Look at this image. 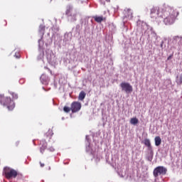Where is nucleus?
<instances>
[{
	"instance_id": "obj_14",
	"label": "nucleus",
	"mask_w": 182,
	"mask_h": 182,
	"mask_svg": "<svg viewBox=\"0 0 182 182\" xmlns=\"http://www.w3.org/2000/svg\"><path fill=\"white\" fill-rule=\"evenodd\" d=\"M53 53H50V55H47V59L48 62H53Z\"/></svg>"
},
{
	"instance_id": "obj_2",
	"label": "nucleus",
	"mask_w": 182,
	"mask_h": 182,
	"mask_svg": "<svg viewBox=\"0 0 182 182\" xmlns=\"http://www.w3.org/2000/svg\"><path fill=\"white\" fill-rule=\"evenodd\" d=\"M0 103L4 106V107H6L8 110L15 109V102H14V100L11 99V97L0 95Z\"/></svg>"
},
{
	"instance_id": "obj_5",
	"label": "nucleus",
	"mask_w": 182,
	"mask_h": 182,
	"mask_svg": "<svg viewBox=\"0 0 182 182\" xmlns=\"http://www.w3.org/2000/svg\"><path fill=\"white\" fill-rule=\"evenodd\" d=\"M120 87L122 88V92H125V93L129 94L133 92V86L129 82H122L120 84Z\"/></svg>"
},
{
	"instance_id": "obj_24",
	"label": "nucleus",
	"mask_w": 182,
	"mask_h": 182,
	"mask_svg": "<svg viewBox=\"0 0 182 182\" xmlns=\"http://www.w3.org/2000/svg\"><path fill=\"white\" fill-rule=\"evenodd\" d=\"M41 40H38V43H40V42H41Z\"/></svg>"
},
{
	"instance_id": "obj_11",
	"label": "nucleus",
	"mask_w": 182,
	"mask_h": 182,
	"mask_svg": "<svg viewBox=\"0 0 182 182\" xmlns=\"http://www.w3.org/2000/svg\"><path fill=\"white\" fill-rule=\"evenodd\" d=\"M86 97V92L85 91H81L79 94L78 99L79 100H85V98Z\"/></svg>"
},
{
	"instance_id": "obj_16",
	"label": "nucleus",
	"mask_w": 182,
	"mask_h": 182,
	"mask_svg": "<svg viewBox=\"0 0 182 182\" xmlns=\"http://www.w3.org/2000/svg\"><path fill=\"white\" fill-rule=\"evenodd\" d=\"M10 95L12 96L14 100H16V99H18V94L11 92Z\"/></svg>"
},
{
	"instance_id": "obj_19",
	"label": "nucleus",
	"mask_w": 182,
	"mask_h": 182,
	"mask_svg": "<svg viewBox=\"0 0 182 182\" xmlns=\"http://www.w3.org/2000/svg\"><path fill=\"white\" fill-rule=\"evenodd\" d=\"M45 137H46V139H48V140H50L52 139V135L50 134V132H47L45 134Z\"/></svg>"
},
{
	"instance_id": "obj_22",
	"label": "nucleus",
	"mask_w": 182,
	"mask_h": 182,
	"mask_svg": "<svg viewBox=\"0 0 182 182\" xmlns=\"http://www.w3.org/2000/svg\"><path fill=\"white\" fill-rule=\"evenodd\" d=\"M171 58H173V54H171V55H169L167 58V60H170L171 59Z\"/></svg>"
},
{
	"instance_id": "obj_15",
	"label": "nucleus",
	"mask_w": 182,
	"mask_h": 182,
	"mask_svg": "<svg viewBox=\"0 0 182 182\" xmlns=\"http://www.w3.org/2000/svg\"><path fill=\"white\" fill-rule=\"evenodd\" d=\"M45 26H43V25H40V26H39V32H41V33H43H43H45Z\"/></svg>"
},
{
	"instance_id": "obj_4",
	"label": "nucleus",
	"mask_w": 182,
	"mask_h": 182,
	"mask_svg": "<svg viewBox=\"0 0 182 182\" xmlns=\"http://www.w3.org/2000/svg\"><path fill=\"white\" fill-rule=\"evenodd\" d=\"M167 173V168L164 166H158L154 169L153 174L155 178L159 177V176H166Z\"/></svg>"
},
{
	"instance_id": "obj_20",
	"label": "nucleus",
	"mask_w": 182,
	"mask_h": 182,
	"mask_svg": "<svg viewBox=\"0 0 182 182\" xmlns=\"http://www.w3.org/2000/svg\"><path fill=\"white\" fill-rule=\"evenodd\" d=\"M101 5H106V2H110V0H100Z\"/></svg>"
},
{
	"instance_id": "obj_10",
	"label": "nucleus",
	"mask_w": 182,
	"mask_h": 182,
	"mask_svg": "<svg viewBox=\"0 0 182 182\" xmlns=\"http://www.w3.org/2000/svg\"><path fill=\"white\" fill-rule=\"evenodd\" d=\"M144 144L148 147L149 150H151V143L150 142V139H145L144 140Z\"/></svg>"
},
{
	"instance_id": "obj_18",
	"label": "nucleus",
	"mask_w": 182,
	"mask_h": 182,
	"mask_svg": "<svg viewBox=\"0 0 182 182\" xmlns=\"http://www.w3.org/2000/svg\"><path fill=\"white\" fill-rule=\"evenodd\" d=\"M177 41H182V38L178 36H174L173 37V41L174 42H177Z\"/></svg>"
},
{
	"instance_id": "obj_17",
	"label": "nucleus",
	"mask_w": 182,
	"mask_h": 182,
	"mask_svg": "<svg viewBox=\"0 0 182 182\" xmlns=\"http://www.w3.org/2000/svg\"><path fill=\"white\" fill-rule=\"evenodd\" d=\"M63 110L65 113H69V112H70L71 109V107L70 108L69 107H67V106H65L63 107Z\"/></svg>"
},
{
	"instance_id": "obj_13",
	"label": "nucleus",
	"mask_w": 182,
	"mask_h": 182,
	"mask_svg": "<svg viewBox=\"0 0 182 182\" xmlns=\"http://www.w3.org/2000/svg\"><path fill=\"white\" fill-rule=\"evenodd\" d=\"M161 144V138L160 136H156L155 137V145L159 146Z\"/></svg>"
},
{
	"instance_id": "obj_8",
	"label": "nucleus",
	"mask_w": 182,
	"mask_h": 182,
	"mask_svg": "<svg viewBox=\"0 0 182 182\" xmlns=\"http://www.w3.org/2000/svg\"><path fill=\"white\" fill-rule=\"evenodd\" d=\"M40 80L43 85H48L50 80L49 79V77H48V75L43 74L41 76Z\"/></svg>"
},
{
	"instance_id": "obj_7",
	"label": "nucleus",
	"mask_w": 182,
	"mask_h": 182,
	"mask_svg": "<svg viewBox=\"0 0 182 182\" xmlns=\"http://www.w3.org/2000/svg\"><path fill=\"white\" fill-rule=\"evenodd\" d=\"M40 151L41 153L43 154V151H45L48 147V143L45 139H42L40 141Z\"/></svg>"
},
{
	"instance_id": "obj_1",
	"label": "nucleus",
	"mask_w": 182,
	"mask_h": 182,
	"mask_svg": "<svg viewBox=\"0 0 182 182\" xmlns=\"http://www.w3.org/2000/svg\"><path fill=\"white\" fill-rule=\"evenodd\" d=\"M180 13L173 7L164 4L161 8L153 7L151 9V18H163L165 25H173Z\"/></svg>"
},
{
	"instance_id": "obj_6",
	"label": "nucleus",
	"mask_w": 182,
	"mask_h": 182,
	"mask_svg": "<svg viewBox=\"0 0 182 182\" xmlns=\"http://www.w3.org/2000/svg\"><path fill=\"white\" fill-rule=\"evenodd\" d=\"M82 109V104L79 102H73L71 104L72 113H77Z\"/></svg>"
},
{
	"instance_id": "obj_9",
	"label": "nucleus",
	"mask_w": 182,
	"mask_h": 182,
	"mask_svg": "<svg viewBox=\"0 0 182 182\" xmlns=\"http://www.w3.org/2000/svg\"><path fill=\"white\" fill-rule=\"evenodd\" d=\"M95 22H97V23H100L103 22V21H106V17H103V16H95L93 17Z\"/></svg>"
},
{
	"instance_id": "obj_3",
	"label": "nucleus",
	"mask_w": 182,
	"mask_h": 182,
	"mask_svg": "<svg viewBox=\"0 0 182 182\" xmlns=\"http://www.w3.org/2000/svg\"><path fill=\"white\" fill-rule=\"evenodd\" d=\"M3 173L7 180L16 178V177H18V171L8 166L4 167Z\"/></svg>"
},
{
	"instance_id": "obj_23",
	"label": "nucleus",
	"mask_w": 182,
	"mask_h": 182,
	"mask_svg": "<svg viewBox=\"0 0 182 182\" xmlns=\"http://www.w3.org/2000/svg\"><path fill=\"white\" fill-rule=\"evenodd\" d=\"M40 165H41V167H45V164H43L41 161H40Z\"/></svg>"
},
{
	"instance_id": "obj_21",
	"label": "nucleus",
	"mask_w": 182,
	"mask_h": 182,
	"mask_svg": "<svg viewBox=\"0 0 182 182\" xmlns=\"http://www.w3.org/2000/svg\"><path fill=\"white\" fill-rule=\"evenodd\" d=\"M70 9H72L70 7H69V9L67 10L66 11V14L69 15V14H70Z\"/></svg>"
},
{
	"instance_id": "obj_12",
	"label": "nucleus",
	"mask_w": 182,
	"mask_h": 182,
	"mask_svg": "<svg viewBox=\"0 0 182 182\" xmlns=\"http://www.w3.org/2000/svg\"><path fill=\"white\" fill-rule=\"evenodd\" d=\"M138 123H139V119H137V117L131 118V119H130V124H131L136 125Z\"/></svg>"
}]
</instances>
